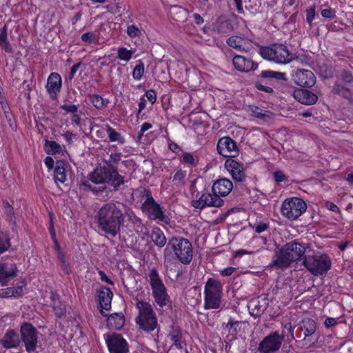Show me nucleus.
Here are the masks:
<instances>
[{
	"label": "nucleus",
	"mask_w": 353,
	"mask_h": 353,
	"mask_svg": "<svg viewBox=\"0 0 353 353\" xmlns=\"http://www.w3.org/2000/svg\"><path fill=\"white\" fill-rule=\"evenodd\" d=\"M50 299L55 315L61 318L66 312V305L60 301L59 295L53 292H51Z\"/></svg>",
	"instance_id": "bb28decb"
},
{
	"label": "nucleus",
	"mask_w": 353,
	"mask_h": 353,
	"mask_svg": "<svg viewBox=\"0 0 353 353\" xmlns=\"http://www.w3.org/2000/svg\"><path fill=\"white\" fill-rule=\"evenodd\" d=\"M4 211H5V213L7 216L8 221L10 222L14 221V209H13L12 206L10 208H8V209L5 210Z\"/></svg>",
	"instance_id": "338daca9"
},
{
	"label": "nucleus",
	"mask_w": 353,
	"mask_h": 353,
	"mask_svg": "<svg viewBox=\"0 0 353 353\" xmlns=\"http://www.w3.org/2000/svg\"><path fill=\"white\" fill-rule=\"evenodd\" d=\"M112 296L113 294L108 288H103L99 291L98 297L101 307L100 312L103 316H108V314L103 310L108 311L110 310Z\"/></svg>",
	"instance_id": "6ab92c4d"
},
{
	"label": "nucleus",
	"mask_w": 353,
	"mask_h": 353,
	"mask_svg": "<svg viewBox=\"0 0 353 353\" xmlns=\"http://www.w3.org/2000/svg\"><path fill=\"white\" fill-rule=\"evenodd\" d=\"M225 165L235 181H245L246 175L245 173L243 164L234 159H227Z\"/></svg>",
	"instance_id": "dca6fc26"
},
{
	"label": "nucleus",
	"mask_w": 353,
	"mask_h": 353,
	"mask_svg": "<svg viewBox=\"0 0 353 353\" xmlns=\"http://www.w3.org/2000/svg\"><path fill=\"white\" fill-rule=\"evenodd\" d=\"M255 87L261 91L265 92L267 93H272L274 92L273 89L270 86L265 85L261 84L259 82H256L255 83Z\"/></svg>",
	"instance_id": "bf43d9fd"
},
{
	"label": "nucleus",
	"mask_w": 353,
	"mask_h": 353,
	"mask_svg": "<svg viewBox=\"0 0 353 353\" xmlns=\"http://www.w3.org/2000/svg\"><path fill=\"white\" fill-rule=\"evenodd\" d=\"M268 228L269 225L263 222H259L253 226L254 231L259 234L265 231Z\"/></svg>",
	"instance_id": "5fc2aeb1"
},
{
	"label": "nucleus",
	"mask_w": 353,
	"mask_h": 353,
	"mask_svg": "<svg viewBox=\"0 0 353 353\" xmlns=\"http://www.w3.org/2000/svg\"><path fill=\"white\" fill-rule=\"evenodd\" d=\"M233 65L240 72H249L257 68V64L253 61L241 55H235L234 57Z\"/></svg>",
	"instance_id": "b1692460"
},
{
	"label": "nucleus",
	"mask_w": 353,
	"mask_h": 353,
	"mask_svg": "<svg viewBox=\"0 0 353 353\" xmlns=\"http://www.w3.org/2000/svg\"><path fill=\"white\" fill-rule=\"evenodd\" d=\"M303 265L310 272L314 275H323L331 268V259L327 254L321 256H305Z\"/></svg>",
	"instance_id": "0eeeda50"
},
{
	"label": "nucleus",
	"mask_w": 353,
	"mask_h": 353,
	"mask_svg": "<svg viewBox=\"0 0 353 353\" xmlns=\"http://www.w3.org/2000/svg\"><path fill=\"white\" fill-rule=\"evenodd\" d=\"M223 203V200L216 194L203 193L199 199L192 201V205L195 208L202 210L207 206L220 208Z\"/></svg>",
	"instance_id": "ddd939ff"
},
{
	"label": "nucleus",
	"mask_w": 353,
	"mask_h": 353,
	"mask_svg": "<svg viewBox=\"0 0 353 353\" xmlns=\"http://www.w3.org/2000/svg\"><path fill=\"white\" fill-rule=\"evenodd\" d=\"M233 188L232 181L228 179L223 178L216 180L212 188V192L219 196H225L230 194Z\"/></svg>",
	"instance_id": "412c9836"
},
{
	"label": "nucleus",
	"mask_w": 353,
	"mask_h": 353,
	"mask_svg": "<svg viewBox=\"0 0 353 353\" xmlns=\"http://www.w3.org/2000/svg\"><path fill=\"white\" fill-rule=\"evenodd\" d=\"M105 340L110 353H128L129 351L126 340L120 334H107Z\"/></svg>",
	"instance_id": "f8f14e48"
},
{
	"label": "nucleus",
	"mask_w": 353,
	"mask_h": 353,
	"mask_svg": "<svg viewBox=\"0 0 353 353\" xmlns=\"http://www.w3.org/2000/svg\"><path fill=\"white\" fill-rule=\"evenodd\" d=\"M214 23H208L209 26L205 25L203 26L199 27L200 30L202 31V34H199L201 37H204L205 34L210 35L212 34L216 29L219 32H226V30H222L223 28V26H225L228 29L230 30L229 28L230 23H218V26L215 28H211Z\"/></svg>",
	"instance_id": "72a5a7b5"
},
{
	"label": "nucleus",
	"mask_w": 353,
	"mask_h": 353,
	"mask_svg": "<svg viewBox=\"0 0 353 353\" xmlns=\"http://www.w3.org/2000/svg\"><path fill=\"white\" fill-rule=\"evenodd\" d=\"M168 337L173 342V345L178 349H183L186 345L182 332L179 328L172 327V330L169 332Z\"/></svg>",
	"instance_id": "cd10ccee"
},
{
	"label": "nucleus",
	"mask_w": 353,
	"mask_h": 353,
	"mask_svg": "<svg viewBox=\"0 0 353 353\" xmlns=\"http://www.w3.org/2000/svg\"><path fill=\"white\" fill-rule=\"evenodd\" d=\"M0 104L5 114L8 112L9 106L3 94V89L0 86Z\"/></svg>",
	"instance_id": "864d4df0"
},
{
	"label": "nucleus",
	"mask_w": 353,
	"mask_h": 353,
	"mask_svg": "<svg viewBox=\"0 0 353 353\" xmlns=\"http://www.w3.org/2000/svg\"><path fill=\"white\" fill-rule=\"evenodd\" d=\"M306 208V203L303 199L294 197L285 199L283 202L281 212L283 216L294 220L298 219Z\"/></svg>",
	"instance_id": "1a4fd4ad"
},
{
	"label": "nucleus",
	"mask_w": 353,
	"mask_h": 353,
	"mask_svg": "<svg viewBox=\"0 0 353 353\" xmlns=\"http://www.w3.org/2000/svg\"><path fill=\"white\" fill-rule=\"evenodd\" d=\"M294 99L302 104L310 105L316 103V94L306 89H296L294 91Z\"/></svg>",
	"instance_id": "aec40b11"
},
{
	"label": "nucleus",
	"mask_w": 353,
	"mask_h": 353,
	"mask_svg": "<svg viewBox=\"0 0 353 353\" xmlns=\"http://www.w3.org/2000/svg\"><path fill=\"white\" fill-rule=\"evenodd\" d=\"M273 54L274 62L285 63L290 60L289 51L284 45H274L273 46Z\"/></svg>",
	"instance_id": "393cba45"
},
{
	"label": "nucleus",
	"mask_w": 353,
	"mask_h": 353,
	"mask_svg": "<svg viewBox=\"0 0 353 353\" xmlns=\"http://www.w3.org/2000/svg\"><path fill=\"white\" fill-rule=\"evenodd\" d=\"M333 92L345 98H348L351 95L350 90L341 84H336L333 88Z\"/></svg>",
	"instance_id": "a18cd8bd"
},
{
	"label": "nucleus",
	"mask_w": 353,
	"mask_h": 353,
	"mask_svg": "<svg viewBox=\"0 0 353 353\" xmlns=\"http://www.w3.org/2000/svg\"><path fill=\"white\" fill-rule=\"evenodd\" d=\"M59 261L61 263V266L63 270L68 274L69 273V268H68V263L66 261L65 257L63 256H60L59 257Z\"/></svg>",
	"instance_id": "0e129e2a"
},
{
	"label": "nucleus",
	"mask_w": 353,
	"mask_h": 353,
	"mask_svg": "<svg viewBox=\"0 0 353 353\" xmlns=\"http://www.w3.org/2000/svg\"><path fill=\"white\" fill-rule=\"evenodd\" d=\"M143 193L146 196V199L141 206L143 212L145 213L151 220L168 223V217L164 214L160 205L154 201L151 192L148 189H144Z\"/></svg>",
	"instance_id": "6e6552de"
},
{
	"label": "nucleus",
	"mask_w": 353,
	"mask_h": 353,
	"mask_svg": "<svg viewBox=\"0 0 353 353\" xmlns=\"http://www.w3.org/2000/svg\"><path fill=\"white\" fill-rule=\"evenodd\" d=\"M45 150L48 154H52L61 152V145L54 141L46 140Z\"/></svg>",
	"instance_id": "a19ab883"
},
{
	"label": "nucleus",
	"mask_w": 353,
	"mask_h": 353,
	"mask_svg": "<svg viewBox=\"0 0 353 353\" xmlns=\"http://www.w3.org/2000/svg\"><path fill=\"white\" fill-rule=\"evenodd\" d=\"M81 39L85 43H91L97 41V37L94 33L88 32L81 35Z\"/></svg>",
	"instance_id": "603ef678"
},
{
	"label": "nucleus",
	"mask_w": 353,
	"mask_h": 353,
	"mask_svg": "<svg viewBox=\"0 0 353 353\" xmlns=\"http://www.w3.org/2000/svg\"><path fill=\"white\" fill-rule=\"evenodd\" d=\"M136 307L139 310V314L135 321L139 328L147 332L154 331L158 327V322L151 304L139 301L136 303Z\"/></svg>",
	"instance_id": "39448f33"
},
{
	"label": "nucleus",
	"mask_w": 353,
	"mask_h": 353,
	"mask_svg": "<svg viewBox=\"0 0 353 353\" xmlns=\"http://www.w3.org/2000/svg\"><path fill=\"white\" fill-rule=\"evenodd\" d=\"M117 54V58L119 59L128 62L132 59L134 52L124 47H119Z\"/></svg>",
	"instance_id": "79ce46f5"
},
{
	"label": "nucleus",
	"mask_w": 353,
	"mask_h": 353,
	"mask_svg": "<svg viewBox=\"0 0 353 353\" xmlns=\"http://www.w3.org/2000/svg\"><path fill=\"white\" fill-rule=\"evenodd\" d=\"M186 176V172L179 170H178L173 176V181L175 184H184V179Z\"/></svg>",
	"instance_id": "3c124183"
},
{
	"label": "nucleus",
	"mask_w": 353,
	"mask_h": 353,
	"mask_svg": "<svg viewBox=\"0 0 353 353\" xmlns=\"http://www.w3.org/2000/svg\"><path fill=\"white\" fill-rule=\"evenodd\" d=\"M148 278L157 310L161 311L163 307L170 308L172 302L170 296L157 270L152 269L148 274Z\"/></svg>",
	"instance_id": "20e7f679"
},
{
	"label": "nucleus",
	"mask_w": 353,
	"mask_h": 353,
	"mask_svg": "<svg viewBox=\"0 0 353 353\" xmlns=\"http://www.w3.org/2000/svg\"><path fill=\"white\" fill-rule=\"evenodd\" d=\"M284 339V334L274 332L265 336L259 343L258 351L260 353H274L278 351Z\"/></svg>",
	"instance_id": "9b49d317"
},
{
	"label": "nucleus",
	"mask_w": 353,
	"mask_h": 353,
	"mask_svg": "<svg viewBox=\"0 0 353 353\" xmlns=\"http://www.w3.org/2000/svg\"><path fill=\"white\" fill-rule=\"evenodd\" d=\"M301 329L304 332V339H305L306 337L314 334L316 329V323L312 319H305L301 322Z\"/></svg>",
	"instance_id": "c85d7f7f"
},
{
	"label": "nucleus",
	"mask_w": 353,
	"mask_h": 353,
	"mask_svg": "<svg viewBox=\"0 0 353 353\" xmlns=\"http://www.w3.org/2000/svg\"><path fill=\"white\" fill-rule=\"evenodd\" d=\"M65 163L63 161H57L54 168V181L56 183H64L66 180V175L64 168Z\"/></svg>",
	"instance_id": "f704fd0d"
},
{
	"label": "nucleus",
	"mask_w": 353,
	"mask_h": 353,
	"mask_svg": "<svg viewBox=\"0 0 353 353\" xmlns=\"http://www.w3.org/2000/svg\"><path fill=\"white\" fill-rule=\"evenodd\" d=\"M127 34L131 38L136 37H139L141 35V32L137 26L132 24L128 26Z\"/></svg>",
	"instance_id": "8fccbe9b"
},
{
	"label": "nucleus",
	"mask_w": 353,
	"mask_h": 353,
	"mask_svg": "<svg viewBox=\"0 0 353 353\" xmlns=\"http://www.w3.org/2000/svg\"><path fill=\"white\" fill-rule=\"evenodd\" d=\"M227 43L229 46L239 50V51L245 50L243 47L244 40L240 37L232 36L230 37L227 41Z\"/></svg>",
	"instance_id": "58836bf2"
},
{
	"label": "nucleus",
	"mask_w": 353,
	"mask_h": 353,
	"mask_svg": "<svg viewBox=\"0 0 353 353\" xmlns=\"http://www.w3.org/2000/svg\"><path fill=\"white\" fill-rule=\"evenodd\" d=\"M21 343L19 334L13 330H8L0 340V344L6 349L16 348Z\"/></svg>",
	"instance_id": "5701e85b"
},
{
	"label": "nucleus",
	"mask_w": 353,
	"mask_h": 353,
	"mask_svg": "<svg viewBox=\"0 0 353 353\" xmlns=\"http://www.w3.org/2000/svg\"><path fill=\"white\" fill-rule=\"evenodd\" d=\"M181 162L191 167L197 165V161L194 158L193 155L188 152H183L181 157Z\"/></svg>",
	"instance_id": "de8ad7c7"
},
{
	"label": "nucleus",
	"mask_w": 353,
	"mask_h": 353,
	"mask_svg": "<svg viewBox=\"0 0 353 353\" xmlns=\"http://www.w3.org/2000/svg\"><path fill=\"white\" fill-rule=\"evenodd\" d=\"M221 295H205V308L218 309L221 305Z\"/></svg>",
	"instance_id": "c9c22d12"
},
{
	"label": "nucleus",
	"mask_w": 353,
	"mask_h": 353,
	"mask_svg": "<svg viewBox=\"0 0 353 353\" xmlns=\"http://www.w3.org/2000/svg\"><path fill=\"white\" fill-rule=\"evenodd\" d=\"M147 99L151 102L152 104L154 103L157 100L156 92L153 90H149L145 92Z\"/></svg>",
	"instance_id": "e2e57ef3"
},
{
	"label": "nucleus",
	"mask_w": 353,
	"mask_h": 353,
	"mask_svg": "<svg viewBox=\"0 0 353 353\" xmlns=\"http://www.w3.org/2000/svg\"><path fill=\"white\" fill-rule=\"evenodd\" d=\"M62 81L61 76L57 72H52L47 80L46 89L52 98L56 97L61 90Z\"/></svg>",
	"instance_id": "4be33fe9"
},
{
	"label": "nucleus",
	"mask_w": 353,
	"mask_h": 353,
	"mask_svg": "<svg viewBox=\"0 0 353 353\" xmlns=\"http://www.w3.org/2000/svg\"><path fill=\"white\" fill-rule=\"evenodd\" d=\"M81 65V62H79L72 65V67L71 68V70H70V74H69V79L70 81L74 78L77 71L78 70V69L80 68Z\"/></svg>",
	"instance_id": "69168bd1"
},
{
	"label": "nucleus",
	"mask_w": 353,
	"mask_h": 353,
	"mask_svg": "<svg viewBox=\"0 0 353 353\" xmlns=\"http://www.w3.org/2000/svg\"><path fill=\"white\" fill-rule=\"evenodd\" d=\"M13 295V288H7L0 290V298H8L12 297Z\"/></svg>",
	"instance_id": "13d9d810"
},
{
	"label": "nucleus",
	"mask_w": 353,
	"mask_h": 353,
	"mask_svg": "<svg viewBox=\"0 0 353 353\" xmlns=\"http://www.w3.org/2000/svg\"><path fill=\"white\" fill-rule=\"evenodd\" d=\"M305 252V248L299 243L290 241L275 251L271 268L277 269L288 268L290 264L300 259Z\"/></svg>",
	"instance_id": "7ed1b4c3"
},
{
	"label": "nucleus",
	"mask_w": 353,
	"mask_h": 353,
	"mask_svg": "<svg viewBox=\"0 0 353 353\" xmlns=\"http://www.w3.org/2000/svg\"><path fill=\"white\" fill-rule=\"evenodd\" d=\"M240 323L241 321H234L232 318H230L228 322L226 324L223 325V327L224 330H227L228 333L234 336L238 332V328Z\"/></svg>",
	"instance_id": "ea45409f"
},
{
	"label": "nucleus",
	"mask_w": 353,
	"mask_h": 353,
	"mask_svg": "<svg viewBox=\"0 0 353 353\" xmlns=\"http://www.w3.org/2000/svg\"><path fill=\"white\" fill-rule=\"evenodd\" d=\"M10 246V239L8 235L0 231V254L7 251Z\"/></svg>",
	"instance_id": "37998d69"
},
{
	"label": "nucleus",
	"mask_w": 353,
	"mask_h": 353,
	"mask_svg": "<svg viewBox=\"0 0 353 353\" xmlns=\"http://www.w3.org/2000/svg\"><path fill=\"white\" fill-rule=\"evenodd\" d=\"M20 332L26 351L28 353H36L38 343L36 328L31 323H25L21 325Z\"/></svg>",
	"instance_id": "9d476101"
},
{
	"label": "nucleus",
	"mask_w": 353,
	"mask_h": 353,
	"mask_svg": "<svg viewBox=\"0 0 353 353\" xmlns=\"http://www.w3.org/2000/svg\"><path fill=\"white\" fill-rule=\"evenodd\" d=\"M216 149L219 154L224 157H236L239 152L236 142L229 137L220 139Z\"/></svg>",
	"instance_id": "4468645a"
},
{
	"label": "nucleus",
	"mask_w": 353,
	"mask_h": 353,
	"mask_svg": "<svg viewBox=\"0 0 353 353\" xmlns=\"http://www.w3.org/2000/svg\"><path fill=\"white\" fill-rule=\"evenodd\" d=\"M316 12L314 7H311L306 10V21L312 22L315 18Z\"/></svg>",
	"instance_id": "6e6d98bb"
},
{
	"label": "nucleus",
	"mask_w": 353,
	"mask_h": 353,
	"mask_svg": "<svg viewBox=\"0 0 353 353\" xmlns=\"http://www.w3.org/2000/svg\"><path fill=\"white\" fill-rule=\"evenodd\" d=\"M285 74L280 72L265 70L261 73V77L265 79H274L276 80H285Z\"/></svg>",
	"instance_id": "c03bdc74"
},
{
	"label": "nucleus",
	"mask_w": 353,
	"mask_h": 353,
	"mask_svg": "<svg viewBox=\"0 0 353 353\" xmlns=\"http://www.w3.org/2000/svg\"><path fill=\"white\" fill-rule=\"evenodd\" d=\"M342 77L345 82L348 83L353 82V76L350 72L344 71L342 74Z\"/></svg>",
	"instance_id": "774afa93"
},
{
	"label": "nucleus",
	"mask_w": 353,
	"mask_h": 353,
	"mask_svg": "<svg viewBox=\"0 0 353 353\" xmlns=\"http://www.w3.org/2000/svg\"><path fill=\"white\" fill-rule=\"evenodd\" d=\"M144 73V63L139 60L132 72V77L134 79L139 80Z\"/></svg>",
	"instance_id": "49530a36"
},
{
	"label": "nucleus",
	"mask_w": 353,
	"mask_h": 353,
	"mask_svg": "<svg viewBox=\"0 0 353 353\" xmlns=\"http://www.w3.org/2000/svg\"><path fill=\"white\" fill-rule=\"evenodd\" d=\"M17 268L15 263L2 261L0 263V283L6 285L9 281L17 275Z\"/></svg>",
	"instance_id": "f3484780"
},
{
	"label": "nucleus",
	"mask_w": 353,
	"mask_h": 353,
	"mask_svg": "<svg viewBox=\"0 0 353 353\" xmlns=\"http://www.w3.org/2000/svg\"><path fill=\"white\" fill-rule=\"evenodd\" d=\"M104 128L108 134L110 141L117 142L119 144H123L125 142L124 137L108 124L105 125Z\"/></svg>",
	"instance_id": "473e14b6"
},
{
	"label": "nucleus",
	"mask_w": 353,
	"mask_h": 353,
	"mask_svg": "<svg viewBox=\"0 0 353 353\" xmlns=\"http://www.w3.org/2000/svg\"><path fill=\"white\" fill-rule=\"evenodd\" d=\"M204 294L205 295H221L222 284L214 278H209L205 285Z\"/></svg>",
	"instance_id": "a878e982"
},
{
	"label": "nucleus",
	"mask_w": 353,
	"mask_h": 353,
	"mask_svg": "<svg viewBox=\"0 0 353 353\" xmlns=\"http://www.w3.org/2000/svg\"><path fill=\"white\" fill-rule=\"evenodd\" d=\"M249 111L253 117H255L264 121H268L272 119V113L261 109L256 106H250Z\"/></svg>",
	"instance_id": "7c9ffc66"
},
{
	"label": "nucleus",
	"mask_w": 353,
	"mask_h": 353,
	"mask_svg": "<svg viewBox=\"0 0 353 353\" xmlns=\"http://www.w3.org/2000/svg\"><path fill=\"white\" fill-rule=\"evenodd\" d=\"M268 306V302L265 297H256L252 299L248 303V307L251 316L254 318L260 317Z\"/></svg>",
	"instance_id": "a211bd4d"
},
{
	"label": "nucleus",
	"mask_w": 353,
	"mask_h": 353,
	"mask_svg": "<svg viewBox=\"0 0 353 353\" xmlns=\"http://www.w3.org/2000/svg\"><path fill=\"white\" fill-rule=\"evenodd\" d=\"M0 47L7 52H12V51L7 39V26L6 24L0 31Z\"/></svg>",
	"instance_id": "4c0bfd02"
},
{
	"label": "nucleus",
	"mask_w": 353,
	"mask_h": 353,
	"mask_svg": "<svg viewBox=\"0 0 353 353\" xmlns=\"http://www.w3.org/2000/svg\"><path fill=\"white\" fill-rule=\"evenodd\" d=\"M89 181L82 183V185L88 188L97 195L102 193L106 188L107 184L110 183L114 190L125 183L123 176L119 174L117 169L111 164L96 168L90 174Z\"/></svg>",
	"instance_id": "f03ea898"
},
{
	"label": "nucleus",
	"mask_w": 353,
	"mask_h": 353,
	"mask_svg": "<svg viewBox=\"0 0 353 353\" xmlns=\"http://www.w3.org/2000/svg\"><path fill=\"white\" fill-rule=\"evenodd\" d=\"M89 99L94 107L98 110H102L109 103L108 99H103L99 94H90L89 95Z\"/></svg>",
	"instance_id": "e433bc0d"
},
{
	"label": "nucleus",
	"mask_w": 353,
	"mask_h": 353,
	"mask_svg": "<svg viewBox=\"0 0 353 353\" xmlns=\"http://www.w3.org/2000/svg\"><path fill=\"white\" fill-rule=\"evenodd\" d=\"M168 246L174 251L175 256L183 264H189L193 257V248L190 241L181 236L172 237L168 241Z\"/></svg>",
	"instance_id": "423d86ee"
},
{
	"label": "nucleus",
	"mask_w": 353,
	"mask_h": 353,
	"mask_svg": "<svg viewBox=\"0 0 353 353\" xmlns=\"http://www.w3.org/2000/svg\"><path fill=\"white\" fill-rule=\"evenodd\" d=\"M150 237L153 243L159 248L164 247L166 244L167 239L163 232L159 228L152 231Z\"/></svg>",
	"instance_id": "2f4dec72"
},
{
	"label": "nucleus",
	"mask_w": 353,
	"mask_h": 353,
	"mask_svg": "<svg viewBox=\"0 0 353 353\" xmlns=\"http://www.w3.org/2000/svg\"><path fill=\"white\" fill-rule=\"evenodd\" d=\"M260 54L263 58L274 61L273 47H261L260 48Z\"/></svg>",
	"instance_id": "09e8293b"
},
{
	"label": "nucleus",
	"mask_w": 353,
	"mask_h": 353,
	"mask_svg": "<svg viewBox=\"0 0 353 353\" xmlns=\"http://www.w3.org/2000/svg\"><path fill=\"white\" fill-rule=\"evenodd\" d=\"M293 81L301 87L310 88L316 83V77L314 73L309 70L299 69L292 74Z\"/></svg>",
	"instance_id": "2eb2a0df"
},
{
	"label": "nucleus",
	"mask_w": 353,
	"mask_h": 353,
	"mask_svg": "<svg viewBox=\"0 0 353 353\" xmlns=\"http://www.w3.org/2000/svg\"><path fill=\"white\" fill-rule=\"evenodd\" d=\"M152 124L148 122H145L142 124L140 132L139 133L138 139L140 141L143 133L152 128Z\"/></svg>",
	"instance_id": "680f3d73"
},
{
	"label": "nucleus",
	"mask_w": 353,
	"mask_h": 353,
	"mask_svg": "<svg viewBox=\"0 0 353 353\" xmlns=\"http://www.w3.org/2000/svg\"><path fill=\"white\" fill-rule=\"evenodd\" d=\"M61 108L67 112L76 113L78 110V105H62Z\"/></svg>",
	"instance_id": "052dcab7"
},
{
	"label": "nucleus",
	"mask_w": 353,
	"mask_h": 353,
	"mask_svg": "<svg viewBox=\"0 0 353 353\" xmlns=\"http://www.w3.org/2000/svg\"><path fill=\"white\" fill-rule=\"evenodd\" d=\"M135 216L133 211L123 203L110 201L98 210L96 220L99 230L111 237L119 234L124 226L125 217Z\"/></svg>",
	"instance_id": "f257e3e1"
},
{
	"label": "nucleus",
	"mask_w": 353,
	"mask_h": 353,
	"mask_svg": "<svg viewBox=\"0 0 353 353\" xmlns=\"http://www.w3.org/2000/svg\"><path fill=\"white\" fill-rule=\"evenodd\" d=\"M125 323V317L121 313L112 314L108 317V325L115 330H120Z\"/></svg>",
	"instance_id": "c756f323"
},
{
	"label": "nucleus",
	"mask_w": 353,
	"mask_h": 353,
	"mask_svg": "<svg viewBox=\"0 0 353 353\" xmlns=\"http://www.w3.org/2000/svg\"><path fill=\"white\" fill-rule=\"evenodd\" d=\"M273 178L276 183H281L286 179L285 174L281 170L275 171L273 173Z\"/></svg>",
	"instance_id": "4d7b16f0"
}]
</instances>
